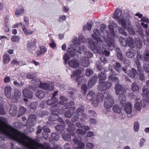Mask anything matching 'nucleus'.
<instances>
[{
  "mask_svg": "<svg viewBox=\"0 0 149 149\" xmlns=\"http://www.w3.org/2000/svg\"><path fill=\"white\" fill-rule=\"evenodd\" d=\"M80 42H85L86 40L82 35L80 34L79 35V39L78 40L76 37L74 38L72 41L73 44L70 45V47L67 49V51L72 56L75 55V52L74 51L82 54L83 55L81 57L80 63L82 66L87 67L89 65V59L93 56V54L88 49L85 48L84 47L80 48L79 46H77V45H79L80 44Z\"/></svg>",
  "mask_w": 149,
  "mask_h": 149,
  "instance_id": "obj_1",
  "label": "nucleus"
},
{
  "mask_svg": "<svg viewBox=\"0 0 149 149\" xmlns=\"http://www.w3.org/2000/svg\"><path fill=\"white\" fill-rule=\"evenodd\" d=\"M117 27L118 25L116 24L112 20L110 21V24L108 26L109 31L107 33V39L104 38L103 36H101L100 38L96 37L93 35H92V38L98 42H102L104 40H105L107 44L108 47L110 48V49L112 50L113 48L115 47L114 40V37L115 35L114 29Z\"/></svg>",
  "mask_w": 149,
  "mask_h": 149,
  "instance_id": "obj_2",
  "label": "nucleus"
},
{
  "mask_svg": "<svg viewBox=\"0 0 149 149\" xmlns=\"http://www.w3.org/2000/svg\"><path fill=\"white\" fill-rule=\"evenodd\" d=\"M128 14L123 13L121 10L117 8L113 13V17L119 24H121L122 26H125V23L127 19Z\"/></svg>",
  "mask_w": 149,
  "mask_h": 149,
  "instance_id": "obj_3",
  "label": "nucleus"
},
{
  "mask_svg": "<svg viewBox=\"0 0 149 149\" xmlns=\"http://www.w3.org/2000/svg\"><path fill=\"white\" fill-rule=\"evenodd\" d=\"M88 42L89 44L91 49L93 52H97L100 54L102 53L103 54L106 56H108L109 55V52L107 50V46H103L102 47V49L101 50V47L99 46L98 43H97L95 44L90 39H88Z\"/></svg>",
  "mask_w": 149,
  "mask_h": 149,
  "instance_id": "obj_4",
  "label": "nucleus"
},
{
  "mask_svg": "<svg viewBox=\"0 0 149 149\" xmlns=\"http://www.w3.org/2000/svg\"><path fill=\"white\" fill-rule=\"evenodd\" d=\"M115 90L116 94H120L119 98L120 100V103L123 105L126 102V97L123 95L126 93L125 88L120 85H117L115 86Z\"/></svg>",
  "mask_w": 149,
  "mask_h": 149,
  "instance_id": "obj_5",
  "label": "nucleus"
},
{
  "mask_svg": "<svg viewBox=\"0 0 149 149\" xmlns=\"http://www.w3.org/2000/svg\"><path fill=\"white\" fill-rule=\"evenodd\" d=\"M103 98L104 100V106L107 109L111 108L113 104V99L108 92H105L103 94Z\"/></svg>",
  "mask_w": 149,
  "mask_h": 149,
  "instance_id": "obj_6",
  "label": "nucleus"
},
{
  "mask_svg": "<svg viewBox=\"0 0 149 149\" xmlns=\"http://www.w3.org/2000/svg\"><path fill=\"white\" fill-rule=\"evenodd\" d=\"M127 45L130 47L134 46V43L137 47L139 49L142 48V42L139 38H136L135 40H134L131 37H130L127 39Z\"/></svg>",
  "mask_w": 149,
  "mask_h": 149,
  "instance_id": "obj_7",
  "label": "nucleus"
},
{
  "mask_svg": "<svg viewBox=\"0 0 149 149\" xmlns=\"http://www.w3.org/2000/svg\"><path fill=\"white\" fill-rule=\"evenodd\" d=\"M82 73L81 70H79L74 71L72 73V74L71 75L72 78L74 79V77H76V80L78 83V84H80L82 82V80L83 79V78L81 76V74Z\"/></svg>",
  "mask_w": 149,
  "mask_h": 149,
  "instance_id": "obj_8",
  "label": "nucleus"
},
{
  "mask_svg": "<svg viewBox=\"0 0 149 149\" xmlns=\"http://www.w3.org/2000/svg\"><path fill=\"white\" fill-rule=\"evenodd\" d=\"M83 111L84 108L83 107L77 109V113H74L72 119V121L74 122L77 121L79 119V115H81L82 117L84 118H86V116L84 113H83Z\"/></svg>",
  "mask_w": 149,
  "mask_h": 149,
  "instance_id": "obj_9",
  "label": "nucleus"
},
{
  "mask_svg": "<svg viewBox=\"0 0 149 149\" xmlns=\"http://www.w3.org/2000/svg\"><path fill=\"white\" fill-rule=\"evenodd\" d=\"M21 26V28L26 35H31L33 33V31L27 30L25 27V26L22 22L18 23L13 25L12 28H17L19 26Z\"/></svg>",
  "mask_w": 149,
  "mask_h": 149,
  "instance_id": "obj_10",
  "label": "nucleus"
},
{
  "mask_svg": "<svg viewBox=\"0 0 149 149\" xmlns=\"http://www.w3.org/2000/svg\"><path fill=\"white\" fill-rule=\"evenodd\" d=\"M103 94L102 92L99 93L96 96V98L93 100L91 102L92 105L94 107H96L98 105L99 103L102 102L103 100Z\"/></svg>",
  "mask_w": 149,
  "mask_h": 149,
  "instance_id": "obj_11",
  "label": "nucleus"
},
{
  "mask_svg": "<svg viewBox=\"0 0 149 149\" xmlns=\"http://www.w3.org/2000/svg\"><path fill=\"white\" fill-rule=\"evenodd\" d=\"M73 140L75 143L78 145V146L75 149H83L85 146L84 144L81 142V138L79 136H76Z\"/></svg>",
  "mask_w": 149,
  "mask_h": 149,
  "instance_id": "obj_12",
  "label": "nucleus"
},
{
  "mask_svg": "<svg viewBox=\"0 0 149 149\" xmlns=\"http://www.w3.org/2000/svg\"><path fill=\"white\" fill-rule=\"evenodd\" d=\"M112 84L108 82H102L99 85L98 88L99 90L102 91L105 90L110 88Z\"/></svg>",
  "mask_w": 149,
  "mask_h": 149,
  "instance_id": "obj_13",
  "label": "nucleus"
},
{
  "mask_svg": "<svg viewBox=\"0 0 149 149\" xmlns=\"http://www.w3.org/2000/svg\"><path fill=\"white\" fill-rule=\"evenodd\" d=\"M125 26H122L125 29H127L129 33L131 35H134L135 34V32L133 29V26L131 25V22L129 20H126L125 23Z\"/></svg>",
  "mask_w": 149,
  "mask_h": 149,
  "instance_id": "obj_14",
  "label": "nucleus"
},
{
  "mask_svg": "<svg viewBox=\"0 0 149 149\" xmlns=\"http://www.w3.org/2000/svg\"><path fill=\"white\" fill-rule=\"evenodd\" d=\"M36 116L33 114L30 115L28 120H27L26 123L27 126H33L36 123Z\"/></svg>",
  "mask_w": 149,
  "mask_h": 149,
  "instance_id": "obj_15",
  "label": "nucleus"
},
{
  "mask_svg": "<svg viewBox=\"0 0 149 149\" xmlns=\"http://www.w3.org/2000/svg\"><path fill=\"white\" fill-rule=\"evenodd\" d=\"M109 74L108 77V79L113 81L115 82L116 83H118L119 81L118 78L115 76V72L112 71V70H109L108 71Z\"/></svg>",
  "mask_w": 149,
  "mask_h": 149,
  "instance_id": "obj_16",
  "label": "nucleus"
},
{
  "mask_svg": "<svg viewBox=\"0 0 149 149\" xmlns=\"http://www.w3.org/2000/svg\"><path fill=\"white\" fill-rule=\"evenodd\" d=\"M144 105L143 101L139 98H136L135 101L134 107L136 109L140 111L141 107Z\"/></svg>",
  "mask_w": 149,
  "mask_h": 149,
  "instance_id": "obj_17",
  "label": "nucleus"
},
{
  "mask_svg": "<svg viewBox=\"0 0 149 149\" xmlns=\"http://www.w3.org/2000/svg\"><path fill=\"white\" fill-rule=\"evenodd\" d=\"M142 96L144 97L145 100L147 102H149V92L147 88L143 87L142 89Z\"/></svg>",
  "mask_w": 149,
  "mask_h": 149,
  "instance_id": "obj_18",
  "label": "nucleus"
},
{
  "mask_svg": "<svg viewBox=\"0 0 149 149\" xmlns=\"http://www.w3.org/2000/svg\"><path fill=\"white\" fill-rule=\"evenodd\" d=\"M69 66L73 68H76L79 66L78 61L75 59L72 60L68 63Z\"/></svg>",
  "mask_w": 149,
  "mask_h": 149,
  "instance_id": "obj_19",
  "label": "nucleus"
},
{
  "mask_svg": "<svg viewBox=\"0 0 149 149\" xmlns=\"http://www.w3.org/2000/svg\"><path fill=\"white\" fill-rule=\"evenodd\" d=\"M23 94L24 97L28 98H31L33 97V93L28 89L23 90Z\"/></svg>",
  "mask_w": 149,
  "mask_h": 149,
  "instance_id": "obj_20",
  "label": "nucleus"
},
{
  "mask_svg": "<svg viewBox=\"0 0 149 149\" xmlns=\"http://www.w3.org/2000/svg\"><path fill=\"white\" fill-rule=\"evenodd\" d=\"M39 87L45 89H48L49 90H53L54 89L53 87L52 86H50V85L46 83H41L39 85Z\"/></svg>",
  "mask_w": 149,
  "mask_h": 149,
  "instance_id": "obj_21",
  "label": "nucleus"
},
{
  "mask_svg": "<svg viewBox=\"0 0 149 149\" xmlns=\"http://www.w3.org/2000/svg\"><path fill=\"white\" fill-rule=\"evenodd\" d=\"M17 107L14 105L11 106L9 112L11 116H15L17 113Z\"/></svg>",
  "mask_w": 149,
  "mask_h": 149,
  "instance_id": "obj_22",
  "label": "nucleus"
},
{
  "mask_svg": "<svg viewBox=\"0 0 149 149\" xmlns=\"http://www.w3.org/2000/svg\"><path fill=\"white\" fill-rule=\"evenodd\" d=\"M11 90L12 88L10 86H6L5 88L4 94L7 98H10Z\"/></svg>",
  "mask_w": 149,
  "mask_h": 149,
  "instance_id": "obj_23",
  "label": "nucleus"
},
{
  "mask_svg": "<svg viewBox=\"0 0 149 149\" xmlns=\"http://www.w3.org/2000/svg\"><path fill=\"white\" fill-rule=\"evenodd\" d=\"M125 109L126 112L128 114H130L132 111V106L130 102H128L125 105Z\"/></svg>",
  "mask_w": 149,
  "mask_h": 149,
  "instance_id": "obj_24",
  "label": "nucleus"
},
{
  "mask_svg": "<svg viewBox=\"0 0 149 149\" xmlns=\"http://www.w3.org/2000/svg\"><path fill=\"white\" fill-rule=\"evenodd\" d=\"M136 54V51L132 48L129 49L127 52L126 55L129 58H131L134 56Z\"/></svg>",
  "mask_w": 149,
  "mask_h": 149,
  "instance_id": "obj_25",
  "label": "nucleus"
},
{
  "mask_svg": "<svg viewBox=\"0 0 149 149\" xmlns=\"http://www.w3.org/2000/svg\"><path fill=\"white\" fill-rule=\"evenodd\" d=\"M97 80V77L96 76H94L88 82V86L89 87H91L94 84Z\"/></svg>",
  "mask_w": 149,
  "mask_h": 149,
  "instance_id": "obj_26",
  "label": "nucleus"
},
{
  "mask_svg": "<svg viewBox=\"0 0 149 149\" xmlns=\"http://www.w3.org/2000/svg\"><path fill=\"white\" fill-rule=\"evenodd\" d=\"M67 123L68 124V127L69 129H68V131L70 132V134L72 136H73L74 134L72 131L75 130L74 128V126L73 124L71 123L68 120H66Z\"/></svg>",
  "mask_w": 149,
  "mask_h": 149,
  "instance_id": "obj_27",
  "label": "nucleus"
},
{
  "mask_svg": "<svg viewBox=\"0 0 149 149\" xmlns=\"http://www.w3.org/2000/svg\"><path fill=\"white\" fill-rule=\"evenodd\" d=\"M40 52H38L36 53L37 56H39L41 54H44L47 51V48L44 46H41L40 47Z\"/></svg>",
  "mask_w": 149,
  "mask_h": 149,
  "instance_id": "obj_28",
  "label": "nucleus"
},
{
  "mask_svg": "<svg viewBox=\"0 0 149 149\" xmlns=\"http://www.w3.org/2000/svg\"><path fill=\"white\" fill-rule=\"evenodd\" d=\"M24 8L22 7L17 9L15 12V15L18 17L21 16L24 12Z\"/></svg>",
  "mask_w": 149,
  "mask_h": 149,
  "instance_id": "obj_29",
  "label": "nucleus"
},
{
  "mask_svg": "<svg viewBox=\"0 0 149 149\" xmlns=\"http://www.w3.org/2000/svg\"><path fill=\"white\" fill-rule=\"evenodd\" d=\"M137 74V72L136 70L134 68H132L131 70H129L128 74L131 77L133 78L135 75Z\"/></svg>",
  "mask_w": 149,
  "mask_h": 149,
  "instance_id": "obj_30",
  "label": "nucleus"
},
{
  "mask_svg": "<svg viewBox=\"0 0 149 149\" xmlns=\"http://www.w3.org/2000/svg\"><path fill=\"white\" fill-rule=\"evenodd\" d=\"M27 47L30 50H34L36 48V45L34 42H29L27 44Z\"/></svg>",
  "mask_w": 149,
  "mask_h": 149,
  "instance_id": "obj_31",
  "label": "nucleus"
},
{
  "mask_svg": "<svg viewBox=\"0 0 149 149\" xmlns=\"http://www.w3.org/2000/svg\"><path fill=\"white\" fill-rule=\"evenodd\" d=\"M143 60L149 62V50H146L143 55Z\"/></svg>",
  "mask_w": 149,
  "mask_h": 149,
  "instance_id": "obj_32",
  "label": "nucleus"
},
{
  "mask_svg": "<svg viewBox=\"0 0 149 149\" xmlns=\"http://www.w3.org/2000/svg\"><path fill=\"white\" fill-rule=\"evenodd\" d=\"M139 86L135 82L132 83L131 85V90L133 92H137L139 89Z\"/></svg>",
  "mask_w": 149,
  "mask_h": 149,
  "instance_id": "obj_33",
  "label": "nucleus"
},
{
  "mask_svg": "<svg viewBox=\"0 0 149 149\" xmlns=\"http://www.w3.org/2000/svg\"><path fill=\"white\" fill-rule=\"evenodd\" d=\"M92 25V22H88L87 23V24L83 26V30L84 31L86 29L90 30L91 29Z\"/></svg>",
  "mask_w": 149,
  "mask_h": 149,
  "instance_id": "obj_34",
  "label": "nucleus"
},
{
  "mask_svg": "<svg viewBox=\"0 0 149 149\" xmlns=\"http://www.w3.org/2000/svg\"><path fill=\"white\" fill-rule=\"evenodd\" d=\"M116 52L118 60L120 61L122 60L123 59V57L120 50L119 49L117 48L116 49Z\"/></svg>",
  "mask_w": 149,
  "mask_h": 149,
  "instance_id": "obj_35",
  "label": "nucleus"
},
{
  "mask_svg": "<svg viewBox=\"0 0 149 149\" xmlns=\"http://www.w3.org/2000/svg\"><path fill=\"white\" fill-rule=\"evenodd\" d=\"M45 95L44 92L42 90L38 91L36 93V96L40 99L43 98Z\"/></svg>",
  "mask_w": 149,
  "mask_h": 149,
  "instance_id": "obj_36",
  "label": "nucleus"
},
{
  "mask_svg": "<svg viewBox=\"0 0 149 149\" xmlns=\"http://www.w3.org/2000/svg\"><path fill=\"white\" fill-rule=\"evenodd\" d=\"M3 62L4 64H7L10 60V56L8 54H6L3 56Z\"/></svg>",
  "mask_w": 149,
  "mask_h": 149,
  "instance_id": "obj_37",
  "label": "nucleus"
},
{
  "mask_svg": "<svg viewBox=\"0 0 149 149\" xmlns=\"http://www.w3.org/2000/svg\"><path fill=\"white\" fill-rule=\"evenodd\" d=\"M95 95V94L94 92L92 91H90L88 94L87 98L88 100H92L93 99Z\"/></svg>",
  "mask_w": 149,
  "mask_h": 149,
  "instance_id": "obj_38",
  "label": "nucleus"
},
{
  "mask_svg": "<svg viewBox=\"0 0 149 149\" xmlns=\"http://www.w3.org/2000/svg\"><path fill=\"white\" fill-rule=\"evenodd\" d=\"M107 74H106V73H101L100 74H99L98 75V77L99 78V81L100 82H102V80H104L106 78V75Z\"/></svg>",
  "mask_w": 149,
  "mask_h": 149,
  "instance_id": "obj_39",
  "label": "nucleus"
},
{
  "mask_svg": "<svg viewBox=\"0 0 149 149\" xmlns=\"http://www.w3.org/2000/svg\"><path fill=\"white\" fill-rule=\"evenodd\" d=\"M74 104V102L72 101L70 102L69 103H67L65 104V108L66 109L68 108H72L71 110L72 111H73L75 109V108L74 107H70L72 106Z\"/></svg>",
  "mask_w": 149,
  "mask_h": 149,
  "instance_id": "obj_40",
  "label": "nucleus"
},
{
  "mask_svg": "<svg viewBox=\"0 0 149 149\" xmlns=\"http://www.w3.org/2000/svg\"><path fill=\"white\" fill-rule=\"evenodd\" d=\"M31 83L34 85L38 86H39V85L41 83L40 80L39 79L32 80L31 81Z\"/></svg>",
  "mask_w": 149,
  "mask_h": 149,
  "instance_id": "obj_41",
  "label": "nucleus"
},
{
  "mask_svg": "<svg viewBox=\"0 0 149 149\" xmlns=\"http://www.w3.org/2000/svg\"><path fill=\"white\" fill-rule=\"evenodd\" d=\"M113 67L115 70L118 72H119L121 70V65L119 63H116L115 65H114Z\"/></svg>",
  "mask_w": 149,
  "mask_h": 149,
  "instance_id": "obj_42",
  "label": "nucleus"
},
{
  "mask_svg": "<svg viewBox=\"0 0 149 149\" xmlns=\"http://www.w3.org/2000/svg\"><path fill=\"white\" fill-rule=\"evenodd\" d=\"M113 111L116 113L120 114L121 112V109L117 105H115L113 108Z\"/></svg>",
  "mask_w": 149,
  "mask_h": 149,
  "instance_id": "obj_43",
  "label": "nucleus"
},
{
  "mask_svg": "<svg viewBox=\"0 0 149 149\" xmlns=\"http://www.w3.org/2000/svg\"><path fill=\"white\" fill-rule=\"evenodd\" d=\"M119 41L123 46H125L127 44V41L124 38L121 37L119 39Z\"/></svg>",
  "mask_w": 149,
  "mask_h": 149,
  "instance_id": "obj_44",
  "label": "nucleus"
},
{
  "mask_svg": "<svg viewBox=\"0 0 149 149\" xmlns=\"http://www.w3.org/2000/svg\"><path fill=\"white\" fill-rule=\"evenodd\" d=\"M21 95V92L18 90H16L15 91L14 98L16 100L19 98Z\"/></svg>",
  "mask_w": 149,
  "mask_h": 149,
  "instance_id": "obj_45",
  "label": "nucleus"
},
{
  "mask_svg": "<svg viewBox=\"0 0 149 149\" xmlns=\"http://www.w3.org/2000/svg\"><path fill=\"white\" fill-rule=\"evenodd\" d=\"M57 100L55 97H52L51 100H48L47 101V103L49 105H51L54 103L56 102Z\"/></svg>",
  "mask_w": 149,
  "mask_h": 149,
  "instance_id": "obj_46",
  "label": "nucleus"
},
{
  "mask_svg": "<svg viewBox=\"0 0 149 149\" xmlns=\"http://www.w3.org/2000/svg\"><path fill=\"white\" fill-rule=\"evenodd\" d=\"M2 99L0 98V114L3 115L5 114V112L2 107Z\"/></svg>",
  "mask_w": 149,
  "mask_h": 149,
  "instance_id": "obj_47",
  "label": "nucleus"
},
{
  "mask_svg": "<svg viewBox=\"0 0 149 149\" xmlns=\"http://www.w3.org/2000/svg\"><path fill=\"white\" fill-rule=\"evenodd\" d=\"M137 27L138 29L136 30L137 32H138L140 35L143 36L144 32L143 29L140 26H137Z\"/></svg>",
  "mask_w": 149,
  "mask_h": 149,
  "instance_id": "obj_48",
  "label": "nucleus"
},
{
  "mask_svg": "<svg viewBox=\"0 0 149 149\" xmlns=\"http://www.w3.org/2000/svg\"><path fill=\"white\" fill-rule=\"evenodd\" d=\"M20 39L19 37L16 36H13L11 38V40L14 42H18L19 41Z\"/></svg>",
  "mask_w": 149,
  "mask_h": 149,
  "instance_id": "obj_49",
  "label": "nucleus"
},
{
  "mask_svg": "<svg viewBox=\"0 0 149 149\" xmlns=\"http://www.w3.org/2000/svg\"><path fill=\"white\" fill-rule=\"evenodd\" d=\"M139 127V124L137 122H135L134 123V129L136 132H137Z\"/></svg>",
  "mask_w": 149,
  "mask_h": 149,
  "instance_id": "obj_50",
  "label": "nucleus"
},
{
  "mask_svg": "<svg viewBox=\"0 0 149 149\" xmlns=\"http://www.w3.org/2000/svg\"><path fill=\"white\" fill-rule=\"evenodd\" d=\"M93 73V71L90 68H87L86 71V74L87 76H90Z\"/></svg>",
  "mask_w": 149,
  "mask_h": 149,
  "instance_id": "obj_51",
  "label": "nucleus"
},
{
  "mask_svg": "<svg viewBox=\"0 0 149 149\" xmlns=\"http://www.w3.org/2000/svg\"><path fill=\"white\" fill-rule=\"evenodd\" d=\"M81 91H82L83 94L84 95L86 93L87 86L86 84H83L81 87Z\"/></svg>",
  "mask_w": 149,
  "mask_h": 149,
  "instance_id": "obj_52",
  "label": "nucleus"
},
{
  "mask_svg": "<svg viewBox=\"0 0 149 149\" xmlns=\"http://www.w3.org/2000/svg\"><path fill=\"white\" fill-rule=\"evenodd\" d=\"M36 74V73L29 72L27 74L26 77L30 79H33L35 77Z\"/></svg>",
  "mask_w": 149,
  "mask_h": 149,
  "instance_id": "obj_53",
  "label": "nucleus"
},
{
  "mask_svg": "<svg viewBox=\"0 0 149 149\" xmlns=\"http://www.w3.org/2000/svg\"><path fill=\"white\" fill-rule=\"evenodd\" d=\"M118 30L120 33L123 34L124 36L127 35V34L126 32L121 27H118Z\"/></svg>",
  "mask_w": 149,
  "mask_h": 149,
  "instance_id": "obj_54",
  "label": "nucleus"
},
{
  "mask_svg": "<svg viewBox=\"0 0 149 149\" xmlns=\"http://www.w3.org/2000/svg\"><path fill=\"white\" fill-rule=\"evenodd\" d=\"M26 111V108L23 107L21 106L19 108V114L22 115L25 113Z\"/></svg>",
  "mask_w": 149,
  "mask_h": 149,
  "instance_id": "obj_55",
  "label": "nucleus"
},
{
  "mask_svg": "<svg viewBox=\"0 0 149 149\" xmlns=\"http://www.w3.org/2000/svg\"><path fill=\"white\" fill-rule=\"evenodd\" d=\"M60 99L61 100L59 102V103L61 104H64V100L66 101L68 100V99L67 98L65 97L64 96H63L60 97Z\"/></svg>",
  "mask_w": 149,
  "mask_h": 149,
  "instance_id": "obj_56",
  "label": "nucleus"
},
{
  "mask_svg": "<svg viewBox=\"0 0 149 149\" xmlns=\"http://www.w3.org/2000/svg\"><path fill=\"white\" fill-rule=\"evenodd\" d=\"M143 69L144 71L147 73H149V65L148 64H145L143 65Z\"/></svg>",
  "mask_w": 149,
  "mask_h": 149,
  "instance_id": "obj_57",
  "label": "nucleus"
},
{
  "mask_svg": "<svg viewBox=\"0 0 149 149\" xmlns=\"http://www.w3.org/2000/svg\"><path fill=\"white\" fill-rule=\"evenodd\" d=\"M63 138L65 140L68 141L70 139V136L67 134H63L62 135Z\"/></svg>",
  "mask_w": 149,
  "mask_h": 149,
  "instance_id": "obj_58",
  "label": "nucleus"
},
{
  "mask_svg": "<svg viewBox=\"0 0 149 149\" xmlns=\"http://www.w3.org/2000/svg\"><path fill=\"white\" fill-rule=\"evenodd\" d=\"M143 71H141L139 74V77L140 79L142 81H145V77L143 74Z\"/></svg>",
  "mask_w": 149,
  "mask_h": 149,
  "instance_id": "obj_59",
  "label": "nucleus"
},
{
  "mask_svg": "<svg viewBox=\"0 0 149 149\" xmlns=\"http://www.w3.org/2000/svg\"><path fill=\"white\" fill-rule=\"evenodd\" d=\"M63 58L64 60L65 63L66 64L68 61L70 59V57L67 54H64Z\"/></svg>",
  "mask_w": 149,
  "mask_h": 149,
  "instance_id": "obj_60",
  "label": "nucleus"
},
{
  "mask_svg": "<svg viewBox=\"0 0 149 149\" xmlns=\"http://www.w3.org/2000/svg\"><path fill=\"white\" fill-rule=\"evenodd\" d=\"M76 132L77 134H80L81 136H83L86 133L85 132L82 131L80 129H77V130Z\"/></svg>",
  "mask_w": 149,
  "mask_h": 149,
  "instance_id": "obj_61",
  "label": "nucleus"
},
{
  "mask_svg": "<svg viewBox=\"0 0 149 149\" xmlns=\"http://www.w3.org/2000/svg\"><path fill=\"white\" fill-rule=\"evenodd\" d=\"M51 136L56 141L58 140L59 139V136L55 133L52 134Z\"/></svg>",
  "mask_w": 149,
  "mask_h": 149,
  "instance_id": "obj_62",
  "label": "nucleus"
},
{
  "mask_svg": "<svg viewBox=\"0 0 149 149\" xmlns=\"http://www.w3.org/2000/svg\"><path fill=\"white\" fill-rule=\"evenodd\" d=\"M145 142V139L144 138H142L140 140L139 145L140 147H142Z\"/></svg>",
  "mask_w": 149,
  "mask_h": 149,
  "instance_id": "obj_63",
  "label": "nucleus"
},
{
  "mask_svg": "<svg viewBox=\"0 0 149 149\" xmlns=\"http://www.w3.org/2000/svg\"><path fill=\"white\" fill-rule=\"evenodd\" d=\"M141 21L147 23H149V19L146 17H143L141 19Z\"/></svg>",
  "mask_w": 149,
  "mask_h": 149,
  "instance_id": "obj_64",
  "label": "nucleus"
}]
</instances>
